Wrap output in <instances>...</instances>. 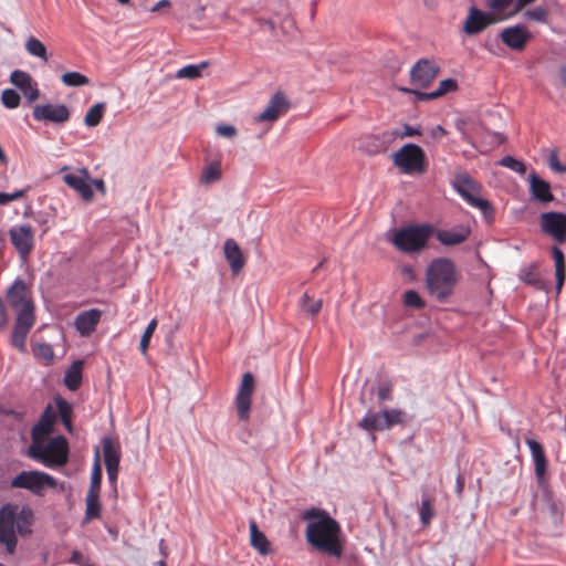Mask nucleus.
I'll return each mask as SVG.
<instances>
[{
    "mask_svg": "<svg viewBox=\"0 0 566 566\" xmlns=\"http://www.w3.org/2000/svg\"><path fill=\"white\" fill-rule=\"evenodd\" d=\"M463 491H464V478L460 473H458L457 479H455V494L459 499L462 497Z\"/></svg>",
    "mask_w": 566,
    "mask_h": 566,
    "instance_id": "nucleus-63",
    "label": "nucleus"
},
{
    "mask_svg": "<svg viewBox=\"0 0 566 566\" xmlns=\"http://www.w3.org/2000/svg\"><path fill=\"white\" fill-rule=\"evenodd\" d=\"M32 117L36 122L62 126L70 120L71 111L62 103L36 104L32 109Z\"/></svg>",
    "mask_w": 566,
    "mask_h": 566,
    "instance_id": "nucleus-9",
    "label": "nucleus"
},
{
    "mask_svg": "<svg viewBox=\"0 0 566 566\" xmlns=\"http://www.w3.org/2000/svg\"><path fill=\"white\" fill-rule=\"evenodd\" d=\"M395 140V134L385 130L380 134H371L365 136L360 140L359 148L369 156L384 154L387 151L389 145Z\"/></svg>",
    "mask_w": 566,
    "mask_h": 566,
    "instance_id": "nucleus-18",
    "label": "nucleus"
},
{
    "mask_svg": "<svg viewBox=\"0 0 566 566\" xmlns=\"http://www.w3.org/2000/svg\"><path fill=\"white\" fill-rule=\"evenodd\" d=\"M27 454L46 468H61L69 462V441L64 436H56L51 438L48 443L32 442Z\"/></svg>",
    "mask_w": 566,
    "mask_h": 566,
    "instance_id": "nucleus-3",
    "label": "nucleus"
},
{
    "mask_svg": "<svg viewBox=\"0 0 566 566\" xmlns=\"http://www.w3.org/2000/svg\"><path fill=\"white\" fill-rule=\"evenodd\" d=\"M55 405H56L62 424L69 432H72L73 431V424H72L73 407H72V405L66 399L62 398L61 396L55 397Z\"/></svg>",
    "mask_w": 566,
    "mask_h": 566,
    "instance_id": "nucleus-36",
    "label": "nucleus"
},
{
    "mask_svg": "<svg viewBox=\"0 0 566 566\" xmlns=\"http://www.w3.org/2000/svg\"><path fill=\"white\" fill-rule=\"evenodd\" d=\"M499 38L509 49L521 52L533 38V34L530 32L525 24L518 23L504 28L500 32Z\"/></svg>",
    "mask_w": 566,
    "mask_h": 566,
    "instance_id": "nucleus-15",
    "label": "nucleus"
},
{
    "mask_svg": "<svg viewBox=\"0 0 566 566\" xmlns=\"http://www.w3.org/2000/svg\"><path fill=\"white\" fill-rule=\"evenodd\" d=\"M390 134H395V139L398 138H405V137H413V136H420L421 130L418 127L410 126L409 124H403V130H392Z\"/></svg>",
    "mask_w": 566,
    "mask_h": 566,
    "instance_id": "nucleus-56",
    "label": "nucleus"
},
{
    "mask_svg": "<svg viewBox=\"0 0 566 566\" xmlns=\"http://www.w3.org/2000/svg\"><path fill=\"white\" fill-rule=\"evenodd\" d=\"M56 485L54 476L39 470L21 471L10 481V488L23 489L40 497L45 495L48 489H54Z\"/></svg>",
    "mask_w": 566,
    "mask_h": 566,
    "instance_id": "nucleus-6",
    "label": "nucleus"
},
{
    "mask_svg": "<svg viewBox=\"0 0 566 566\" xmlns=\"http://www.w3.org/2000/svg\"><path fill=\"white\" fill-rule=\"evenodd\" d=\"M208 66V62L203 61L200 64H189L178 70L176 77L195 80L201 76L202 69Z\"/></svg>",
    "mask_w": 566,
    "mask_h": 566,
    "instance_id": "nucleus-43",
    "label": "nucleus"
},
{
    "mask_svg": "<svg viewBox=\"0 0 566 566\" xmlns=\"http://www.w3.org/2000/svg\"><path fill=\"white\" fill-rule=\"evenodd\" d=\"M483 46L490 51L491 53L495 54L494 48H499V42L496 38L493 39H486Z\"/></svg>",
    "mask_w": 566,
    "mask_h": 566,
    "instance_id": "nucleus-64",
    "label": "nucleus"
},
{
    "mask_svg": "<svg viewBox=\"0 0 566 566\" xmlns=\"http://www.w3.org/2000/svg\"><path fill=\"white\" fill-rule=\"evenodd\" d=\"M557 151H552L548 157V166L553 171L563 172V168Z\"/></svg>",
    "mask_w": 566,
    "mask_h": 566,
    "instance_id": "nucleus-60",
    "label": "nucleus"
},
{
    "mask_svg": "<svg viewBox=\"0 0 566 566\" xmlns=\"http://www.w3.org/2000/svg\"><path fill=\"white\" fill-rule=\"evenodd\" d=\"M514 0H488L486 4L491 9V12H503L506 10Z\"/></svg>",
    "mask_w": 566,
    "mask_h": 566,
    "instance_id": "nucleus-57",
    "label": "nucleus"
},
{
    "mask_svg": "<svg viewBox=\"0 0 566 566\" xmlns=\"http://www.w3.org/2000/svg\"><path fill=\"white\" fill-rule=\"evenodd\" d=\"M220 177L219 164H210L205 168L201 180L209 184L219 180Z\"/></svg>",
    "mask_w": 566,
    "mask_h": 566,
    "instance_id": "nucleus-51",
    "label": "nucleus"
},
{
    "mask_svg": "<svg viewBox=\"0 0 566 566\" xmlns=\"http://www.w3.org/2000/svg\"><path fill=\"white\" fill-rule=\"evenodd\" d=\"M520 279L525 284L531 285L536 290L547 291V283L541 277L535 263L523 268L520 273Z\"/></svg>",
    "mask_w": 566,
    "mask_h": 566,
    "instance_id": "nucleus-33",
    "label": "nucleus"
},
{
    "mask_svg": "<svg viewBox=\"0 0 566 566\" xmlns=\"http://www.w3.org/2000/svg\"><path fill=\"white\" fill-rule=\"evenodd\" d=\"M61 81L69 87H80L90 84V78L87 76L75 71L62 74Z\"/></svg>",
    "mask_w": 566,
    "mask_h": 566,
    "instance_id": "nucleus-42",
    "label": "nucleus"
},
{
    "mask_svg": "<svg viewBox=\"0 0 566 566\" xmlns=\"http://www.w3.org/2000/svg\"><path fill=\"white\" fill-rule=\"evenodd\" d=\"M541 231L559 244L566 242V213L546 211L539 214Z\"/></svg>",
    "mask_w": 566,
    "mask_h": 566,
    "instance_id": "nucleus-10",
    "label": "nucleus"
},
{
    "mask_svg": "<svg viewBox=\"0 0 566 566\" xmlns=\"http://www.w3.org/2000/svg\"><path fill=\"white\" fill-rule=\"evenodd\" d=\"M385 413V424L387 429L396 426V424H406L410 421L411 417L407 415L406 411L401 409H384Z\"/></svg>",
    "mask_w": 566,
    "mask_h": 566,
    "instance_id": "nucleus-39",
    "label": "nucleus"
},
{
    "mask_svg": "<svg viewBox=\"0 0 566 566\" xmlns=\"http://www.w3.org/2000/svg\"><path fill=\"white\" fill-rule=\"evenodd\" d=\"M302 517L311 521L305 531L308 545L328 556L340 558L345 539L339 523L326 511L316 507L306 510Z\"/></svg>",
    "mask_w": 566,
    "mask_h": 566,
    "instance_id": "nucleus-1",
    "label": "nucleus"
},
{
    "mask_svg": "<svg viewBox=\"0 0 566 566\" xmlns=\"http://www.w3.org/2000/svg\"><path fill=\"white\" fill-rule=\"evenodd\" d=\"M551 253L555 262L556 293L559 294L566 280V259L557 245L551 248Z\"/></svg>",
    "mask_w": 566,
    "mask_h": 566,
    "instance_id": "nucleus-31",
    "label": "nucleus"
},
{
    "mask_svg": "<svg viewBox=\"0 0 566 566\" xmlns=\"http://www.w3.org/2000/svg\"><path fill=\"white\" fill-rule=\"evenodd\" d=\"M397 90L399 92H402L405 94H412L415 95L416 99L417 101H422V102H427V95H426V92H422L418 88H411V87H406V86H399L397 87Z\"/></svg>",
    "mask_w": 566,
    "mask_h": 566,
    "instance_id": "nucleus-59",
    "label": "nucleus"
},
{
    "mask_svg": "<svg viewBox=\"0 0 566 566\" xmlns=\"http://www.w3.org/2000/svg\"><path fill=\"white\" fill-rule=\"evenodd\" d=\"M549 7L538 6L534 9H528L524 12V17L527 20L536 21L542 24L548 22Z\"/></svg>",
    "mask_w": 566,
    "mask_h": 566,
    "instance_id": "nucleus-45",
    "label": "nucleus"
},
{
    "mask_svg": "<svg viewBox=\"0 0 566 566\" xmlns=\"http://www.w3.org/2000/svg\"><path fill=\"white\" fill-rule=\"evenodd\" d=\"M32 352L35 357L45 360L48 364L52 363V360L54 359L53 348L48 343L36 344L32 348Z\"/></svg>",
    "mask_w": 566,
    "mask_h": 566,
    "instance_id": "nucleus-49",
    "label": "nucleus"
},
{
    "mask_svg": "<svg viewBox=\"0 0 566 566\" xmlns=\"http://www.w3.org/2000/svg\"><path fill=\"white\" fill-rule=\"evenodd\" d=\"M534 461V472L538 481L543 480L547 471V459L541 442L527 438L525 440Z\"/></svg>",
    "mask_w": 566,
    "mask_h": 566,
    "instance_id": "nucleus-26",
    "label": "nucleus"
},
{
    "mask_svg": "<svg viewBox=\"0 0 566 566\" xmlns=\"http://www.w3.org/2000/svg\"><path fill=\"white\" fill-rule=\"evenodd\" d=\"M453 189L472 207L478 208L485 221L492 223L495 218L493 205L480 197L481 186L469 174H457L452 182Z\"/></svg>",
    "mask_w": 566,
    "mask_h": 566,
    "instance_id": "nucleus-5",
    "label": "nucleus"
},
{
    "mask_svg": "<svg viewBox=\"0 0 566 566\" xmlns=\"http://www.w3.org/2000/svg\"><path fill=\"white\" fill-rule=\"evenodd\" d=\"M530 192L532 197L543 203H548L555 199L552 193L551 184L539 177L536 171L528 175Z\"/></svg>",
    "mask_w": 566,
    "mask_h": 566,
    "instance_id": "nucleus-23",
    "label": "nucleus"
},
{
    "mask_svg": "<svg viewBox=\"0 0 566 566\" xmlns=\"http://www.w3.org/2000/svg\"><path fill=\"white\" fill-rule=\"evenodd\" d=\"M217 133L223 137H233L237 134V129L232 125H219Z\"/></svg>",
    "mask_w": 566,
    "mask_h": 566,
    "instance_id": "nucleus-62",
    "label": "nucleus"
},
{
    "mask_svg": "<svg viewBox=\"0 0 566 566\" xmlns=\"http://www.w3.org/2000/svg\"><path fill=\"white\" fill-rule=\"evenodd\" d=\"M254 387L255 379L253 374L250 371L244 373L234 400L238 418L241 421H247L250 418Z\"/></svg>",
    "mask_w": 566,
    "mask_h": 566,
    "instance_id": "nucleus-12",
    "label": "nucleus"
},
{
    "mask_svg": "<svg viewBox=\"0 0 566 566\" xmlns=\"http://www.w3.org/2000/svg\"><path fill=\"white\" fill-rule=\"evenodd\" d=\"M433 231L434 227L430 223L410 224L396 230L390 242L403 253H418L428 247Z\"/></svg>",
    "mask_w": 566,
    "mask_h": 566,
    "instance_id": "nucleus-4",
    "label": "nucleus"
},
{
    "mask_svg": "<svg viewBox=\"0 0 566 566\" xmlns=\"http://www.w3.org/2000/svg\"><path fill=\"white\" fill-rule=\"evenodd\" d=\"M82 370H83V361L75 360L69 367L64 375V385L67 389L75 391L80 388L82 384Z\"/></svg>",
    "mask_w": 566,
    "mask_h": 566,
    "instance_id": "nucleus-34",
    "label": "nucleus"
},
{
    "mask_svg": "<svg viewBox=\"0 0 566 566\" xmlns=\"http://www.w3.org/2000/svg\"><path fill=\"white\" fill-rule=\"evenodd\" d=\"M434 516V509L432 500L426 495V493H422V501L419 509V517L420 522L423 526H427L431 523V520Z\"/></svg>",
    "mask_w": 566,
    "mask_h": 566,
    "instance_id": "nucleus-41",
    "label": "nucleus"
},
{
    "mask_svg": "<svg viewBox=\"0 0 566 566\" xmlns=\"http://www.w3.org/2000/svg\"><path fill=\"white\" fill-rule=\"evenodd\" d=\"M28 190H29V187L25 189L15 190L12 193L0 191V206L8 205L9 202H11L13 200L24 197Z\"/></svg>",
    "mask_w": 566,
    "mask_h": 566,
    "instance_id": "nucleus-54",
    "label": "nucleus"
},
{
    "mask_svg": "<svg viewBox=\"0 0 566 566\" xmlns=\"http://www.w3.org/2000/svg\"><path fill=\"white\" fill-rule=\"evenodd\" d=\"M10 82L22 92L29 103L39 98L40 91L29 73L21 70H14L10 74Z\"/></svg>",
    "mask_w": 566,
    "mask_h": 566,
    "instance_id": "nucleus-19",
    "label": "nucleus"
},
{
    "mask_svg": "<svg viewBox=\"0 0 566 566\" xmlns=\"http://www.w3.org/2000/svg\"><path fill=\"white\" fill-rule=\"evenodd\" d=\"M105 109H106L105 102H98V103H95L94 105H92L84 116V124L87 127L97 126L103 119Z\"/></svg>",
    "mask_w": 566,
    "mask_h": 566,
    "instance_id": "nucleus-38",
    "label": "nucleus"
},
{
    "mask_svg": "<svg viewBox=\"0 0 566 566\" xmlns=\"http://www.w3.org/2000/svg\"><path fill=\"white\" fill-rule=\"evenodd\" d=\"M118 471H119V468H106L108 482L114 488L115 495L117 494L116 483H117Z\"/></svg>",
    "mask_w": 566,
    "mask_h": 566,
    "instance_id": "nucleus-61",
    "label": "nucleus"
},
{
    "mask_svg": "<svg viewBox=\"0 0 566 566\" xmlns=\"http://www.w3.org/2000/svg\"><path fill=\"white\" fill-rule=\"evenodd\" d=\"M226 260L228 261L232 274H238L245 265V258L234 239H227L223 244Z\"/></svg>",
    "mask_w": 566,
    "mask_h": 566,
    "instance_id": "nucleus-25",
    "label": "nucleus"
},
{
    "mask_svg": "<svg viewBox=\"0 0 566 566\" xmlns=\"http://www.w3.org/2000/svg\"><path fill=\"white\" fill-rule=\"evenodd\" d=\"M385 422V413L384 410L373 412L371 410H368L366 415L363 417V419L358 422V428L367 431V432H375V431H384L387 429Z\"/></svg>",
    "mask_w": 566,
    "mask_h": 566,
    "instance_id": "nucleus-30",
    "label": "nucleus"
},
{
    "mask_svg": "<svg viewBox=\"0 0 566 566\" xmlns=\"http://www.w3.org/2000/svg\"><path fill=\"white\" fill-rule=\"evenodd\" d=\"M34 522V513L33 510L24 505L20 510L17 511V523H15V534H20L21 536H27L32 533L31 526Z\"/></svg>",
    "mask_w": 566,
    "mask_h": 566,
    "instance_id": "nucleus-32",
    "label": "nucleus"
},
{
    "mask_svg": "<svg viewBox=\"0 0 566 566\" xmlns=\"http://www.w3.org/2000/svg\"><path fill=\"white\" fill-rule=\"evenodd\" d=\"M384 65L392 74H396L401 70L402 62L396 54L390 52L385 55Z\"/></svg>",
    "mask_w": 566,
    "mask_h": 566,
    "instance_id": "nucleus-52",
    "label": "nucleus"
},
{
    "mask_svg": "<svg viewBox=\"0 0 566 566\" xmlns=\"http://www.w3.org/2000/svg\"><path fill=\"white\" fill-rule=\"evenodd\" d=\"M250 544L259 552V554L266 556L272 552L271 543L266 538L265 534L259 530L255 521H250Z\"/></svg>",
    "mask_w": 566,
    "mask_h": 566,
    "instance_id": "nucleus-29",
    "label": "nucleus"
},
{
    "mask_svg": "<svg viewBox=\"0 0 566 566\" xmlns=\"http://www.w3.org/2000/svg\"><path fill=\"white\" fill-rule=\"evenodd\" d=\"M437 88L439 90L440 94H442L444 96L448 93L458 91L459 84L455 78L448 77V78L440 81Z\"/></svg>",
    "mask_w": 566,
    "mask_h": 566,
    "instance_id": "nucleus-53",
    "label": "nucleus"
},
{
    "mask_svg": "<svg viewBox=\"0 0 566 566\" xmlns=\"http://www.w3.org/2000/svg\"><path fill=\"white\" fill-rule=\"evenodd\" d=\"M392 161L406 175L423 174L427 170L426 153L413 143L405 144L394 153Z\"/></svg>",
    "mask_w": 566,
    "mask_h": 566,
    "instance_id": "nucleus-7",
    "label": "nucleus"
},
{
    "mask_svg": "<svg viewBox=\"0 0 566 566\" xmlns=\"http://www.w3.org/2000/svg\"><path fill=\"white\" fill-rule=\"evenodd\" d=\"M103 455L105 468H119L120 446L111 437L106 436L102 439Z\"/></svg>",
    "mask_w": 566,
    "mask_h": 566,
    "instance_id": "nucleus-28",
    "label": "nucleus"
},
{
    "mask_svg": "<svg viewBox=\"0 0 566 566\" xmlns=\"http://www.w3.org/2000/svg\"><path fill=\"white\" fill-rule=\"evenodd\" d=\"M21 96L13 88H6L1 93V103L6 108L13 109L20 105Z\"/></svg>",
    "mask_w": 566,
    "mask_h": 566,
    "instance_id": "nucleus-46",
    "label": "nucleus"
},
{
    "mask_svg": "<svg viewBox=\"0 0 566 566\" xmlns=\"http://www.w3.org/2000/svg\"><path fill=\"white\" fill-rule=\"evenodd\" d=\"M84 175L77 174H66L63 177L64 182L76 190L81 197L85 200H91L93 198V189L91 182L88 181V175L85 169H83Z\"/></svg>",
    "mask_w": 566,
    "mask_h": 566,
    "instance_id": "nucleus-27",
    "label": "nucleus"
},
{
    "mask_svg": "<svg viewBox=\"0 0 566 566\" xmlns=\"http://www.w3.org/2000/svg\"><path fill=\"white\" fill-rule=\"evenodd\" d=\"M497 19L491 11H483L475 6H471L468 15L463 22L462 31L468 36H474L483 32L488 27L495 23Z\"/></svg>",
    "mask_w": 566,
    "mask_h": 566,
    "instance_id": "nucleus-14",
    "label": "nucleus"
},
{
    "mask_svg": "<svg viewBox=\"0 0 566 566\" xmlns=\"http://www.w3.org/2000/svg\"><path fill=\"white\" fill-rule=\"evenodd\" d=\"M290 108L291 102L286 98L282 91H277L271 96L268 106L255 117V120L259 123L275 122Z\"/></svg>",
    "mask_w": 566,
    "mask_h": 566,
    "instance_id": "nucleus-17",
    "label": "nucleus"
},
{
    "mask_svg": "<svg viewBox=\"0 0 566 566\" xmlns=\"http://www.w3.org/2000/svg\"><path fill=\"white\" fill-rule=\"evenodd\" d=\"M55 419V412L53 411L51 405H48L43 410L39 421L33 426L31 430L32 442L41 441L51 434Z\"/></svg>",
    "mask_w": 566,
    "mask_h": 566,
    "instance_id": "nucleus-22",
    "label": "nucleus"
},
{
    "mask_svg": "<svg viewBox=\"0 0 566 566\" xmlns=\"http://www.w3.org/2000/svg\"><path fill=\"white\" fill-rule=\"evenodd\" d=\"M35 322L34 313H31V306L28 305L23 311L18 312L15 324L11 334V346L17 348L19 352H25V340L30 329L33 327Z\"/></svg>",
    "mask_w": 566,
    "mask_h": 566,
    "instance_id": "nucleus-13",
    "label": "nucleus"
},
{
    "mask_svg": "<svg viewBox=\"0 0 566 566\" xmlns=\"http://www.w3.org/2000/svg\"><path fill=\"white\" fill-rule=\"evenodd\" d=\"M392 385L389 381L382 382L377 389V397L379 402L392 400Z\"/></svg>",
    "mask_w": 566,
    "mask_h": 566,
    "instance_id": "nucleus-55",
    "label": "nucleus"
},
{
    "mask_svg": "<svg viewBox=\"0 0 566 566\" xmlns=\"http://www.w3.org/2000/svg\"><path fill=\"white\" fill-rule=\"evenodd\" d=\"M499 165L500 166H503L505 168H509L520 175H524L527 170V167L525 165V163H523L522 160H518L516 158H514L513 156H510V155H506L504 156L500 161H499Z\"/></svg>",
    "mask_w": 566,
    "mask_h": 566,
    "instance_id": "nucleus-47",
    "label": "nucleus"
},
{
    "mask_svg": "<svg viewBox=\"0 0 566 566\" xmlns=\"http://www.w3.org/2000/svg\"><path fill=\"white\" fill-rule=\"evenodd\" d=\"M440 72V66L433 59H419L409 72L410 83L416 87L427 88L436 80Z\"/></svg>",
    "mask_w": 566,
    "mask_h": 566,
    "instance_id": "nucleus-11",
    "label": "nucleus"
},
{
    "mask_svg": "<svg viewBox=\"0 0 566 566\" xmlns=\"http://www.w3.org/2000/svg\"><path fill=\"white\" fill-rule=\"evenodd\" d=\"M71 564H75L77 566H93L90 559L84 556V554L77 549L72 552V555L69 559Z\"/></svg>",
    "mask_w": 566,
    "mask_h": 566,
    "instance_id": "nucleus-58",
    "label": "nucleus"
},
{
    "mask_svg": "<svg viewBox=\"0 0 566 566\" xmlns=\"http://www.w3.org/2000/svg\"><path fill=\"white\" fill-rule=\"evenodd\" d=\"M11 242L20 255H28L33 248V233L29 224L12 228L9 231Z\"/></svg>",
    "mask_w": 566,
    "mask_h": 566,
    "instance_id": "nucleus-20",
    "label": "nucleus"
},
{
    "mask_svg": "<svg viewBox=\"0 0 566 566\" xmlns=\"http://www.w3.org/2000/svg\"><path fill=\"white\" fill-rule=\"evenodd\" d=\"M86 509H85V521H92L101 517L102 504L99 501V493H86Z\"/></svg>",
    "mask_w": 566,
    "mask_h": 566,
    "instance_id": "nucleus-37",
    "label": "nucleus"
},
{
    "mask_svg": "<svg viewBox=\"0 0 566 566\" xmlns=\"http://www.w3.org/2000/svg\"><path fill=\"white\" fill-rule=\"evenodd\" d=\"M300 304L304 312H306L311 316H315L319 313L323 303L322 300H311L308 294L304 293L303 296L301 297Z\"/></svg>",
    "mask_w": 566,
    "mask_h": 566,
    "instance_id": "nucleus-48",
    "label": "nucleus"
},
{
    "mask_svg": "<svg viewBox=\"0 0 566 566\" xmlns=\"http://www.w3.org/2000/svg\"><path fill=\"white\" fill-rule=\"evenodd\" d=\"M471 234V229L467 226H458L451 230L436 229L433 235L446 247H453L465 242Z\"/></svg>",
    "mask_w": 566,
    "mask_h": 566,
    "instance_id": "nucleus-21",
    "label": "nucleus"
},
{
    "mask_svg": "<svg viewBox=\"0 0 566 566\" xmlns=\"http://www.w3.org/2000/svg\"><path fill=\"white\" fill-rule=\"evenodd\" d=\"M25 50L30 55L48 61L46 46L36 38L30 36L25 42Z\"/></svg>",
    "mask_w": 566,
    "mask_h": 566,
    "instance_id": "nucleus-40",
    "label": "nucleus"
},
{
    "mask_svg": "<svg viewBox=\"0 0 566 566\" xmlns=\"http://www.w3.org/2000/svg\"><path fill=\"white\" fill-rule=\"evenodd\" d=\"M156 327H157V321L155 318H153L148 323L147 327L145 328V331L142 335L140 342H139V349H140L142 354H146L149 343H150V338H151Z\"/></svg>",
    "mask_w": 566,
    "mask_h": 566,
    "instance_id": "nucleus-50",
    "label": "nucleus"
},
{
    "mask_svg": "<svg viewBox=\"0 0 566 566\" xmlns=\"http://www.w3.org/2000/svg\"><path fill=\"white\" fill-rule=\"evenodd\" d=\"M103 470L101 465L99 448L95 449L94 462L91 471V481L87 493H101Z\"/></svg>",
    "mask_w": 566,
    "mask_h": 566,
    "instance_id": "nucleus-35",
    "label": "nucleus"
},
{
    "mask_svg": "<svg viewBox=\"0 0 566 566\" xmlns=\"http://www.w3.org/2000/svg\"><path fill=\"white\" fill-rule=\"evenodd\" d=\"M455 263L444 256L433 259L426 269L424 287L438 303H448L459 283Z\"/></svg>",
    "mask_w": 566,
    "mask_h": 566,
    "instance_id": "nucleus-2",
    "label": "nucleus"
},
{
    "mask_svg": "<svg viewBox=\"0 0 566 566\" xmlns=\"http://www.w3.org/2000/svg\"><path fill=\"white\" fill-rule=\"evenodd\" d=\"M19 506L6 503L0 507V544L4 545L8 553L13 554L18 537L15 535L17 511Z\"/></svg>",
    "mask_w": 566,
    "mask_h": 566,
    "instance_id": "nucleus-8",
    "label": "nucleus"
},
{
    "mask_svg": "<svg viewBox=\"0 0 566 566\" xmlns=\"http://www.w3.org/2000/svg\"><path fill=\"white\" fill-rule=\"evenodd\" d=\"M7 302L17 313L23 311L28 305L31 306V313H34V303L28 295L27 283L22 279H15L7 291Z\"/></svg>",
    "mask_w": 566,
    "mask_h": 566,
    "instance_id": "nucleus-16",
    "label": "nucleus"
},
{
    "mask_svg": "<svg viewBox=\"0 0 566 566\" xmlns=\"http://www.w3.org/2000/svg\"><path fill=\"white\" fill-rule=\"evenodd\" d=\"M102 312L98 308H91L78 313L75 317L76 331L82 336L91 335L101 321Z\"/></svg>",
    "mask_w": 566,
    "mask_h": 566,
    "instance_id": "nucleus-24",
    "label": "nucleus"
},
{
    "mask_svg": "<svg viewBox=\"0 0 566 566\" xmlns=\"http://www.w3.org/2000/svg\"><path fill=\"white\" fill-rule=\"evenodd\" d=\"M403 305L409 308L422 310L426 302L416 290H407L402 297Z\"/></svg>",
    "mask_w": 566,
    "mask_h": 566,
    "instance_id": "nucleus-44",
    "label": "nucleus"
}]
</instances>
